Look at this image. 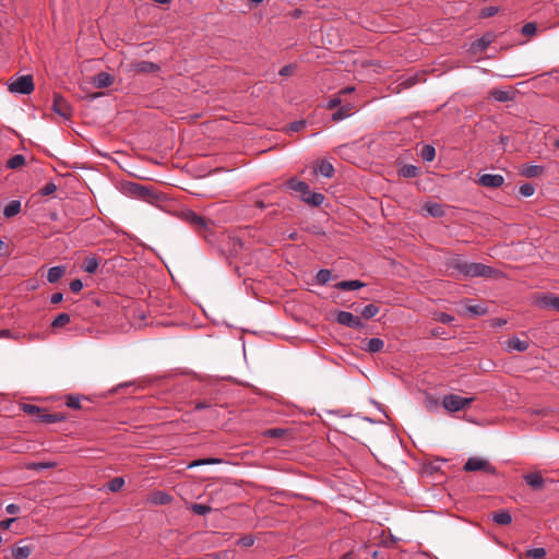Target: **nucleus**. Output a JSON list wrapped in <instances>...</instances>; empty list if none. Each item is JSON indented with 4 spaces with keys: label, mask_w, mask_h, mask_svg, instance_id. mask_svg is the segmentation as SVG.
Segmentation results:
<instances>
[{
    "label": "nucleus",
    "mask_w": 559,
    "mask_h": 559,
    "mask_svg": "<svg viewBox=\"0 0 559 559\" xmlns=\"http://www.w3.org/2000/svg\"><path fill=\"white\" fill-rule=\"evenodd\" d=\"M448 267L457 271V273L464 277H496L498 271L489 265L478 262H467L461 259L459 255L451 258L448 263Z\"/></svg>",
    "instance_id": "obj_1"
},
{
    "label": "nucleus",
    "mask_w": 559,
    "mask_h": 559,
    "mask_svg": "<svg viewBox=\"0 0 559 559\" xmlns=\"http://www.w3.org/2000/svg\"><path fill=\"white\" fill-rule=\"evenodd\" d=\"M285 186L288 190L299 193L301 200L308 205L317 207L320 206L325 200L324 194L310 191L309 185L296 177L288 179Z\"/></svg>",
    "instance_id": "obj_2"
},
{
    "label": "nucleus",
    "mask_w": 559,
    "mask_h": 559,
    "mask_svg": "<svg viewBox=\"0 0 559 559\" xmlns=\"http://www.w3.org/2000/svg\"><path fill=\"white\" fill-rule=\"evenodd\" d=\"M177 216L203 237H206V231H209L210 226L213 225L212 221L189 209L178 212Z\"/></svg>",
    "instance_id": "obj_3"
},
{
    "label": "nucleus",
    "mask_w": 559,
    "mask_h": 559,
    "mask_svg": "<svg viewBox=\"0 0 559 559\" xmlns=\"http://www.w3.org/2000/svg\"><path fill=\"white\" fill-rule=\"evenodd\" d=\"M127 190L132 197L151 204H157L164 200V195L157 193L154 189L140 183L130 182Z\"/></svg>",
    "instance_id": "obj_4"
},
{
    "label": "nucleus",
    "mask_w": 559,
    "mask_h": 559,
    "mask_svg": "<svg viewBox=\"0 0 559 559\" xmlns=\"http://www.w3.org/2000/svg\"><path fill=\"white\" fill-rule=\"evenodd\" d=\"M463 469L465 472H483L496 476L497 468L486 459L472 456L465 462Z\"/></svg>",
    "instance_id": "obj_5"
},
{
    "label": "nucleus",
    "mask_w": 559,
    "mask_h": 559,
    "mask_svg": "<svg viewBox=\"0 0 559 559\" xmlns=\"http://www.w3.org/2000/svg\"><path fill=\"white\" fill-rule=\"evenodd\" d=\"M474 397H463L456 394H447L442 399V406L450 413H455L469 406Z\"/></svg>",
    "instance_id": "obj_6"
},
{
    "label": "nucleus",
    "mask_w": 559,
    "mask_h": 559,
    "mask_svg": "<svg viewBox=\"0 0 559 559\" xmlns=\"http://www.w3.org/2000/svg\"><path fill=\"white\" fill-rule=\"evenodd\" d=\"M51 109L66 120L73 116V108L69 102L59 93L53 94Z\"/></svg>",
    "instance_id": "obj_7"
},
{
    "label": "nucleus",
    "mask_w": 559,
    "mask_h": 559,
    "mask_svg": "<svg viewBox=\"0 0 559 559\" xmlns=\"http://www.w3.org/2000/svg\"><path fill=\"white\" fill-rule=\"evenodd\" d=\"M34 81L32 75L19 76L15 81L9 84V91L12 93H19L28 95L34 91Z\"/></svg>",
    "instance_id": "obj_8"
},
{
    "label": "nucleus",
    "mask_w": 559,
    "mask_h": 559,
    "mask_svg": "<svg viewBox=\"0 0 559 559\" xmlns=\"http://www.w3.org/2000/svg\"><path fill=\"white\" fill-rule=\"evenodd\" d=\"M336 322L341 325L355 330H361L365 328V323L360 320V318L348 311H338L336 316Z\"/></svg>",
    "instance_id": "obj_9"
},
{
    "label": "nucleus",
    "mask_w": 559,
    "mask_h": 559,
    "mask_svg": "<svg viewBox=\"0 0 559 559\" xmlns=\"http://www.w3.org/2000/svg\"><path fill=\"white\" fill-rule=\"evenodd\" d=\"M130 68L133 72L138 74L143 73H157L160 71V66L158 63L147 61V60H141L135 61L130 64Z\"/></svg>",
    "instance_id": "obj_10"
},
{
    "label": "nucleus",
    "mask_w": 559,
    "mask_h": 559,
    "mask_svg": "<svg viewBox=\"0 0 559 559\" xmlns=\"http://www.w3.org/2000/svg\"><path fill=\"white\" fill-rule=\"evenodd\" d=\"M504 182L502 175L484 174L478 178V183L486 188H500Z\"/></svg>",
    "instance_id": "obj_11"
},
{
    "label": "nucleus",
    "mask_w": 559,
    "mask_h": 559,
    "mask_svg": "<svg viewBox=\"0 0 559 559\" xmlns=\"http://www.w3.org/2000/svg\"><path fill=\"white\" fill-rule=\"evenodd\" d=\"M496 35L491 32L484 34L480 38L476 39L471 45L473 52H480L487 49L495 40Z\"/></svg>",
    "instance_id": "obj_12"
},
{
    "label": "nucleus",
    "mask_w": 559,
    "mask_h": 559,
    "mask_svg": "<svg viewBox=\"0 0 559 559\" xmlns=\"http://www.w3.org/2000/svg\"><path fill=\"white\" fill-rule=\"evenodd\" d=\"M173 501V496L164 490H155L147 497V502L154 506H166Z\"/></svg>",
    "instance_id": "obj_13"
},
{
    "label": "nucleus",
    "mask_w": 559,
    "mask_h": 559,
    "mask_svg": "<svg viewBox=\"0 0 559 559\" xmlns=\"http://www.w3.org/2000/svg\"><path fill=\"white\" fill-rule=\"evenodd\" d=\"M523 479L533 490H542L545 486V479L539 472L525 474Z\"/></svg>",
    "instance_id": "obj_14"
},
{
    "label": "nucleus",
    "mask_w": 559,
    "mask_h": 559,
    "mask_svg": "<svg viewBox=\"0 0 559 559\" xmlns=\"http://www.w3.org/2000/svg\"><path fill=\"white\" fill-rule=\"evenodd\" d=\"M115 81L114 75L108 72H99L93 76L92 83L96 88H105L110 86Z\"/></svg>",
    "instance_id": "obj_15"
},
{
    "label": "nucleus",
    "mask_w": 559,
    "mask_h": 559,
    "mask_svg": "<svg viewBox=\"0 0 559 559\" xmlns=\"http://www.w3.org/2000/svg\"><path fill=\"white\" fill-rule=\"evenodd\" d=\"M489 518L498 525H509L512 522V516L508 509L493 511L489 514Z\"/></svg>",
    "instance_id": "obj_16"
},
{
    "label": "nucleus",
    "mask_w": 559,
    "mask_h": 559,
    "mask_svg": "<svg viewBox=\"0 0 559 559\" xmlns=\"http://www.w3.org/2000/svg\"><path fill=\"white\" fill-rule=\"evenodd\" d=\"M66 416L62 413H53L50 414L46 408H43V413H40L39 417L36 419L37 423L43 424H55L66 420Z\"/></svg>",
    "instance_id": "obj_17"
},
{
    "label": "nucleus",
    "mask_w": 559,
    "mask_h": 559,
    "mask_svg": "<svg viewBox=\"0 0 559 559\" xmlns=\"http://www.w3.org/2000/svg\"><path fill=\"white\" fill-rule=\"evenodd\" d=\"M537 304L542 308H551L559 312V297L554 294L543 295L538 299Z\"/></svg>",
    "instance_id": "obj_18"
},
{
    "label": "nucleus",
    "mask_w": 559,
    "mask_h": 559,
    "mask_svg": "<svg viewBox=\"0 0 559 559\" xmlns=\"http://www.w3.org/2000/svg\"><path fill=\"white\" fill-rule=\"evenodd\" d=\"M314 173L326 178H332L334 176V167L328 160H318L314 167Z\"/></svg>",
    "instance_id": "obj_19"
},
{
    "label": "nucleus",
    "mask_w": 559,
    "mask_h": 559,
    "mask_svg": "<svg viewBox=\"0 0 559 559\" xmlns=\"http://www.w3.org/2000/svg\"><path fill=\"white\" fill-rule=\"evenodd\" d=\"M545 173V167L539 165H528L525 164L522 166L520 174L526 178H534L542 176Z\"/></svg>",
    "instance_id": "obj_20"
},
{
    "label": "nucleus",
    "mask_w": 559,
    "mask_h": 559,
    "mask_svg": "<svg viewBox=\"0 0 559 559\" xmlns=\"http://www.w3.org/2000/svg\"><path fill=\"white\" fill-rule=\"evenodd\" d=\"M99 263H100V259L98 257H96L95 254H91L84 259V262H83L81 269L88 274H94V273H96V271L99 266Z\"/></svg>",
    "instance_id": "obj_21"
},
{
    "label": "nucleus",
    "mask_w": 559,
    "mask_h": 559,
    "mask_svg": "<svg viewBox=\"0 0 559 559\" xmlns=\"http://www.w3.org/2000/svg\"><path fill=\"white\" fill-rule=\"evenodd\" d=\"M366 286V283L359 280L342 281L335 285L341 290H356Z\"/></svg>",
    "instance_id": "obj_22"
},
{
    "label": "nucleus",
    "mask_w": 559,
    "mask_h": 559,
    "mask_svg": "<svg viewBox=\"0 0 559 559\" xmlns=\"http://www.w3.org/2000/svg\"><path fill=\"white\" fill-rule=\"evenodd\" d=\"M66 274V266L57 265L48 270L47 281L51 284L57 283Z\"/></svg>",
    "instance_id": "obj_23"
},
{
    "label": "nucleus",
    "mask_w": 559,
    "mask_h": 559,
    "mask_svg": "<svg viewBox=\"0 0 559 559\" xmlns=\"http://www.w3.org/2000/svg\"><path fill=\"white\" fill-rule=\"evenodd\" d=\"M489 96L500 103H506V102L513 99L512 93H510L509 91L500 90V88H492L489 92Z\"/></svg>",
    "instance_id": "obj_24"
},
{
    "label": "nucleus",
    "mask_w": 559,
    "mask_h": 559,
    "mask_svg": "<svg viewBox=\"0 0 559 559\" xmlns=\"http://www.w3.org/2000/svg\"><path fill=\"white\" fill-rule=\"evenodd\" d=\"M530 344L527 341L520 340L519 337H512L508 341V350H518V352H525L528 348Z\"/></svg>",
    "instance_id": "obj_25"
},
{
    "label": "nucleus",
    "mask_w": 559,
    "mask_h": 559,
    "mask_svg": "<svg viewBox=\"0 0 559 559\" xmlns=\"http://www.w3.org/2000/svg\"><path fill=\"white\" fill-rule=\"evenodd\" d=\"M34 547L29 545H17L12 548V557L14 559H26L33 551Z\"/></svg>",
    "instance_id": "obj_26"
},
{
    "label": "nucleus",
    "mask_w": 559,
    "mask_h": 559,
    "mask_svg": "<svg viewBox=\"0 0 559 559\" xmlns=\"http://www.w3.org/2000/svg\"><path fill=\"white\" fill-rule=\"evenodd\" d=\"M21 212V202L19 200L10 201L3 210V215L7 218H11Z\"/></svg>",
    "instance_id": "obj_27"
},
{
    "label": "nucleus",
    "mask_w": 559,
    "mask_h": 559,
    "mask_svg": "<svg viewBox=\"0 0 559 559\" xmlns=\"http://www.w3.org/2000/svg\"><path fill=\"white\" fill-rule=\"evenodd\" d=\"M424 209L432 216V217H442L444 215L443 206L436 202H428L425 204Z\"/></svg>",
    "instance_id": "obj_28"
},
{
    "label": "nucleus",
    "mask_w": 559,
    "mask_h": 559,
    "mask_svg": "<svg viewBox=\"0 0 559 559\" xmlns=\"http://www.w3.org/2000/svg\"><path fill=\"white\" fill-rule=\"evenodd\" d=\"M352 109H353V106L350 104H345V105L341 106L335 112H333L332 120L340 121V120H343L344 118L349 117Z\"/></svg>",
    "instance_id": "obj_29"
},
{
    "label": "nucleus",
    "mask_w": 559,
    "mask_h": 559,
    "mask_svg": "<svg viewBox=\"0 0 559 559\" xmlns=\"http://www.w3.org/2000/svg\"><path fill=\"white\" fill-rule=\"evenodd\" d=\"M420 169L417 166L406 164L402 166L399 170V174L404 178H415L419 175Z\"/></svg>",
    "instance_id": "obj_30"
},
{
    "label": "nucleus",
    "mask_w": 559,
    "mask_h": 559,
    "mask_svg": "<svg viewBox=\"0 0 559 559\" xmlns=\"http://www.w3.org/2000/svg\"><path fill=\"white\" fill-rule=\"evenodd\" d=\"M384 342L381 338L372 337L367 341V346L364 349L369 353H379L383 349Z\"/></svg>",
    "instance_id": "obj_31"
},
{
    "label": "nucleus",
    "mask_w": 559,
    "mask_h": 559,
    "mask_svg": "<svg viewBox=\"0 0 559 559\" xmlns=\"http://www.w3.org/2000/svg\"><path fill=\"white\" fill-rule=\"evenodd\" d=\"M25 163H26L25 157L22 154H16V155L12 156L10 159H8L5 166L9 169H17V168H21L22 166H24Z\"/></svg>",
    "instance_id": "obj_32"
},
{
    "label": "nucleus",
    "mask_w": 559,
    "mask_h": 559,
    "mask_svg": "<svg viewBox=\"0 0 559 559\" xmlns=\"http://www.w3.org/2000/svg\"><path fill=\"white\" fill-rule=\"evenodd\" d=\"M420 157L425 162H432L436 157V148L430 144H425L420 150Z\"/></svg>",
    "instance_id": "obj_33"
},
{
    "label": "nucleus",
    "mask_w": 559,
    "mask_h": 559,
    "mask_svg": "<svg viewBox=\"0 0 559 559\" xmlns=\"http://www.w3.org/2000/svg\"><path fill=\"white\" fill-rule=\"evenodd\" d=\"M379 310L380 309L378 306L369 304L366 307H364V309L360 311V314L364 319L368 320L377 316L379 313Z\"/></svg>",
    "instance_id": "obj_34"
},
{
    "label": "nucleus",
    "mask_w": 559,
    "mask_h": 559,
    "mask_svg": "<svg viewBox=\"0 0 559 559\" xmlns=\"http://www.w3.org/2000/svg\"><path fill=\"white\" fill-rule=\"evenodd\" d=\"M70 322V316L66 312L59 313L51 322V328H62Z\"/></svg>",
    "instance_id": "obj_35"
},
{
    "label": "nucleus",
    "mask_w": 559,
    "mask_h": 559,
    "mask_svg": "<svg viewBox=\"0 0 559 559\" xmlns=\"http://www.w3.org/2000/svg\"><path fill=\"white\" fill-rule=\"evenodd\" d=\"M22 411L29 415V416H36V419L39 417L40 413H43V408L34 405V404H22Z\"/></svg>",
    "instance_id": "obj_36"
},
{
    "label": "nucleus",
    "mask_w": 559,
    "mask_h": 559,
    "mask_svg": "<svg viewBox=\"0 0 559 559\" xmlns=\"http://www.w3.org/2000/svg\"><path fill=\"white\" fill-rule=\"evenodd\" d=\"M332 273L328 269L320 270L316 275V281L319 285H325L331 280Z\"/></svg>",
    "instance_id": "obj_37"
},
{
    "label": "nucleus",
    "mask_w": 559,
    "mask_h": 559,
    "mask_svg": "<svg viewBox=\"0 0 559 559\" xmlns=\"http://www.w3.org/2000/svg\"><path fill=\"white\" fill-rule=\"evenodd\" d=\"M525 556L532 559H544L546 557V550L543 547L532 548L525 551Z\"/></svg>",
    "instance_id": "obj_38"
},
{
    "label": "nucleus",
    "mask_w": 559,
    "mask_h": 559,
    "mask_svg": "<svg viewBox=\"0 0 559 559\" xmlns=\"http://www.w3.org/2000/svg\"><path fill=\"white\" fill-rule=\"evenodd\" d=\"M190 510L198 515H205L212 511V508L203 503H192Z\"/></svg>",
    "instance_id": "obj_39"
},
{
    "label": "nucleus",
    "mask_w": 559,
    "mask_h": 559,
    "mask_svg": "<svg viewBox=\"0 0 559 559\" xmlns=\"http://www.w3.org/2000/svg\"><path fill=\"white\" fill-rule=\"evenodd\" d=\"M465 309L472 316H484L488 311L487 307L481 306V305H474V306L466 305Z\"/></svg>",
    "instance_id": "obj_40"
},
{
    "label": "nucleus",
    "mask_w": 559,
    "mask_h": 559,
    "mask_svg": "<svg viewBox=\"0 0 559 559\" xmlns=\"http://www.w3.org/2000/svg\"><path fill=\"white\" fill-rule=\"evenodd\" d=\"M255 542V538L252 534H247V535H243L242 537H240L236 544L238 546H241V547H245V548H249L251 546H253Z\"/></svg>",
    "instance_id": "obj_41"
},
{
    "label": "nucleus",
    "mask_w": 559,
    "mask_h": 559,
    "mask_svg": "<svg viewBox=\"0 0 559 559\" xmlns=\"http://www.w3.org/2000/svg\"><path fill=\"white\" fill-rule=\"evenodd\" d=\"M124 485L122 477H115L108 483V489L112 492L119 491Z\"/></svg>",
    "instance_id": "obj_42"
},
{
    "label": "nucleus",
    "mask_w": 559,
    "mask_h": 559,
    "mask_svg": "<svg viewBox=\"0 0 559 559\" xmlns=\"http://www.w3.org/2000/svg\"><path fill=\"white\" fill-rule=\"evenodd\" d=\"M66 405L72 409L81 408V399L79 395H68Z\"/></svg>",
    "instance_id": "obj_43"
},
{
    "label": "nucleus",
    "mask_w": 559,
    "mask_h": 559,
    "mask_svg": "<svg viewBox=\"0 0 559 559\" xmlns=\"http://www.w3.org/2000/svg\"><path fill=\"white\" fill-rule=\"evenodd\" d=\"M499 9L493 5L484 7L480 12L479 16L483 19L491 17L498 13Z\"/></svg>",
    "instance_id": "obj_44"
},
{
    "label": "nucleus",
    "mask_w": 559,
    "mask_h": 559,
    "mask_svg": "<svg viewBox=\"0 0 559 559\" xmlns=\"http://www.w3.org/2000/svg\"><path fill=\"white\" fill-rule=\"evenodd\" d=\"M222 462L221 459H214V457H211V459H203V460H197V461H193L189 467H193V466H200V465H213V464H219Z\"/></svg>",
    "instance_id": "obj_45"
},
{
    "label": "nucleus",
    "mask_w": 559,
    "mask_h": 559,
    "mask_svg": "<svg viewBox=\"0 0 559 559\" xmlns=\"http://www.w3.org/2000/svg\"><path fill=\"white\" fill-rule=\"evenodd\" d=\"M537 26L536 23L530 22L522 26L521 33L525 36H533L536 34Z\"/></svg>",
    "instance_id": "obj_46"
},
{
    "label": "nucleus",
    "mask_w": 559,
    "mask_h": 559,
    "mask_svg": "<svg viewBox=\"0 0 559 559\" xmlns=\"http://www.w3.org/2000/svg\"><path fill=\"white\" fill-rule=\"evenodd\" d=\"M286 433L285 429L282 428H271L264 431V436L269 438H282Z\"/></svg>",
    "instance_id": "obj_47"
},
{
    "label": "nucleus",
    "mask_w": 559,
    "mask_h": 559,
    "mask_svg": "<svg viewBox=\"0 0 559 559\" xmlns=\"http://www.w3.org/2000/svg\"><path fill=\"white\" fill-rule=\"evenodd\" d=\"M519 191H520L521 195H523V197H531L535 192V187H534V185L526 182V183H523L522 186H520Z\"/></svg>",
    "instance_id": "obj_48"
},
{
    "label": "nucleus",
    "mask_w": 559,
    "mask_h": 559,
    "mask_svg": "<svg viewBox=\"0 0 559 559\" xmlns=\"http://www.w3.org/2000/svg\"><path fill=\"white\" fill-rule=\"evenodd\" d=\"M420 78L421 76H419L417 74L407 76L404 81L401 82V85L404 88H409V87L414 86L416 83H418L420 81Z\"/></svg>",
    "instance_id": "obj_49"
},
{
    "label": "nucleus",
    "mask_w": 559,
    "mask_h": 559,
    "mask_svg": "<svg viewBox=\"0 0 559 559\" xmlns=\"http://www.w3.org/2000/svg\"><path fill=\"white\" fill-rule=\"evenodd\" d=\"M57 190V186L53 182H47L41 189L40 194L46 197L52 194Z\"/></svg>",
    "instance_id": "obj_50"
},
{
    "label": "nucleus",
    "mask_w": 559,
    "mask_h": 559,
    "mask_svg": "<svg viewBox=\"0 0 559 559\" xmlns=\"http://www.w3.org/2000/svg\"><path fill=\"white\" fill-rule=\"evenodd\" d=\"M52 464L51 463H45V462H37V463H29L26 468L27 469H35V471H38V469H45V468H49L51 467Z\"/></svg>",
    "instance_id": "obj_51"
},
{
    "label": "nucleus",
    "mask_w": 559,
    "mask_h": 559,
    "mask_svg": "<svg viewBox=\"0 0 559 559\" xmlns=\"http://www.w3.org/2000/svg\"><path fill=\"white\" fill-rule=\"evenodd\" d=\"M306 128V121L305 120H297L289 124V130L293 132L301 131Z\"/></svg>",
    "instance_id": "obj_52"
},
{
    "label": "nucleus",
    "mask_w": 559,
    "mask_h": 559,
    "mask_svg": "<svg viewBox=\"0 0 559 559\" xmlns=\"http://www.w3.org/2000/svg\"><path fill=\"white\" fill-rule=\"evenodd\" d=\"M83 288V282L79 278H75L73 280L71 283H70V290L74 294L81 292Z\"/></svg>",
    "instance_id": "obj_53"
},
{
    "label": "nucleus",
    "mask_w": 559,
    "mask_h": 559,
    "mask_svg": "<svg viewBox=\"0 0 559 559\" xmlns=\"http://www.w3.org/2000/svg\"><path fill=\"white\" fill-rule=\"evenodd\" d=\"M340 96L341 95H336V96L331 97L329 99V102H328V108L334 109V108L338 107L341 105V103H342Z\"/></svg>",
    "instance_id": "obj_54"
},
{
    "label": "nucleus",
    "mask_w": 559,
    "mask_h": 559,
    "mask_svg": "<svg viewBox=\"0 0 559 559\" xmlns=\"http://www.w3.org/2000/svg\"><path fill=\"white\" fill-rule=\"evenodd\" d=\"M454 320V317L449 314V313H445V312H441L439 316H438V321H440L441 323L443 324H449L451 323L452 321Z\"/></svg>",
    "instance_id": "obj_55"
},
{
    "label": "nucleus",
    "mask_w": 559,
    "mask_h": 559,
    "mask_svg": "<svg viewBox=\"0 0 559 559\" xmlns=\"http://www.w3.org/2000/svg\"><path fill=\"white\" fill-rule=\"evenodd\" d=\"M295 67L293 64H287V66H284L281 70H280V75L282 76H287V75H290L294 71Z\"/></svg>",
    "instance_id": "obj_56"
},
{
    "label": "nucleus",
    "mask_w": 559,
    "mask_h": 559,
    "mask_svg": "<svg viewBox=\"0 0 559 559\" xmlns=\"http://www.w3.org/2000/svg\"><path fill=\"white\" fill-rule=\"evenodd\" d=\"M21 508L19 504H15V503H10L5 507V511L9 513V514H17L20 512Z\"/></svg>",
    "instance_id": "obj_57"
},
{
    "label": "nucleus",
    "mask_w": 559,
    "mask_h": 559,
    "mask_svg": "<svg viewBox=\"0 0 559 559\" xmlns=\"http://www.w3.org/2000/svg\"><path fill=\"white\" fill-rule=\"evenodd\" d=\"M13 522H15L14 518L2 520V521H0V528L9 530Z\"/></svg>",
    "instance_id": "obj_58"
},
{
    "label": "nucleus",
    "mask_w": 559,
    "mask_h": 559,
    "mask_svg": "<svg viewBox=\"0 0 559 559\" xmlns=\"http://www.w3.org/2000/svg\"><path fill=\"white\" fill-rule=\"evenodd\" d=\"M62 299H63V295L61 293H55L50 297V302L56 305V304L61 302Z\"/></svg>",
    "instance_id": "obj_59"
},
{
    "label": "nucleus",
    "mask_w": 559,
    "mask_h": 559,
    "mask_svg": "<svg viewBox=\"0 0 559 559\" xmlns=\"http://www.w3.org/2000/svg\"><path fill=\"white\" fill-rule=\"evenodd\" d=\"M209 407H211V404L205 402V401L198 402L194 405V409L195 411H202V409H205V408H209Z\"/></svg>",
    "instance_id": "obj_60"
},
{
    "label": "nucleus",
    "mask_w": 559,
    "mask_h": 559,
    "mask_svg": "<svg viewBox=\"0 0 559 559\" xmlns=\"http://www.w3.org/2000/svg\"><path fill=\"white\" fill-rule=\"evenodd\" d=\"M253 205L260 210H264L266 207V204L260 199H254Z\"/></svg>",
    "instance_id": "obj_61"
},
{
    "label": "nucleus",
    "mask_w": 559,
    "mask_h": 559,
    "mask_svg": "<svg viewBox=\"0 0 559 559\" xmlns=\"http://www.w3.org/2000/svg\"><path fill=\"white\" fill-rule=\"evenodd\" d=\"M355 91V87L353 86H346L344 88H342L340 92H338V95H345V94H349L352 92Z\"/></svg>",
    "instance_id": "obj_62"
},
{
    "label": "nucleus",
    "mask_w": 559,
    "mask_h": 559,
    "mask_svg": "<svg viewBox=\"0 0 559 559\" xmlns=\"http://www.w3.org/2000/svg\"><path fill=\"white\" fill-rule=\"evenodd\" d=\"M507 323V320L504 319H496L495 324L496 326H502Z\"/></svg>",
    "instance_id": "obj_63"
},
{
    "label": "nucleus",
    "mask_w": 559,
    "mask_h": 559,
    "mask_svg": "<svg viewBox=\"0 0 559 559\" xmlns=\"http://www.w3.org/2000/svg\"><path fill=\"white\" fill-rule=\"evenodd\" d=\"M88 304L97 305V306L99 305L98 300L95 298L86 299L85 305H88Z\"/></svg>",
    "instance_id": "obj_64"
}]
</instances>
